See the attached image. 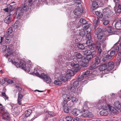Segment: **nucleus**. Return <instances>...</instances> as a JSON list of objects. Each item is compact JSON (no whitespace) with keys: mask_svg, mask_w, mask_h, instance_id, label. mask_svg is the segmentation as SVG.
Returning a JSON list of instances; mask_svg holds the SVG:
<instances>
[{"mask_svg":"<svg viewBox=\"0 0 121 121\" xmlns=\"http://www.w3.org/2000/svg\"><path fill=\"white\" fill-rule=\"evenodd\" d=\"M101 103V106L102 108L104 110H106L108 109H109V110L115 114H117L118 113V110L116 109L115 108L112 106H110L106 105L105 101L104 99L100 102Z\"/></svg>","mask_w":121,"mask_h":121,"instance_id":"obj_1","label":"nucleus"},{"mask_svg":"<svg viewBox=\"0 0 121 121\" xmlns=\"http://www.w3.org/2000/svg\"><path fill=\"white\" fill-rule=\"evenodd\" d=\"M96 32L97 33V37L99 40L100 41H104L105 40V36L101 32V29L99 27H98L96 29Z\"/></svg>","mask_w":121,"mask_h":121,"instance_id":"obj_2","label":"nucleus"},{"mask_svg":"<svg viewBox=\"0 0 121 121\" xmlns=\"http://www.w3.org/2000/svg\"><path fill=\"white\" fill-rule=\"evenodd\" d=\"M82 118L92 117H93V114L89 112L87 109H83L82 112V114L81 115Z\"/></svg>","mask_w":121,"mask_h":121,"instance_id":"obj_3","label":"nucleus"},{"mask_svg":"<svg viewBox=\"0 0 121 121\" xmlns=\"http://www.w3.org/2000/svg\"><path fill=\"white\" fill-rule=\"evenodd\" d=\"M62 97L64 100L62 102V105L63 107H66L67 102L70 100V97L66 94H64Z\"/></svg>","mask_w":121,"mask_h":121,"instance_id":"obj_4","label":"nucleus"},{"mask_svg":"<svg viewBox=\"0 0 121 121\" xmlns=\"http://www.w3.org/2000/svg\"><path fill=\"white\" fill-rule=\"evenodd\" d=\"M98 16V17L95 18L93 21V25L94 26V29H95L97 27H98V25L100 23V21L99 17L102 18L103 16L101 13Z\"/></svg>","mask_w":121,"mask_h":121,"instance_id":"obj_5","label":"nucleus"},{"mask_svg":"<svg viewBox=\"0 0 121 121\" xmlns=\"http://www.w3.org/2000/svg\"><path fill=\"white\" fill-rule=\"evenodd\" d=\"M86 30L83 29H79V30H77L76 31L75 30V32L74 30L73 31V32L74 33L75 35H80L82 37L84 36L86 34Z\"/></svg>","mask_w":121,"mask_h":121,"instance_id":"obj_6","label":"nucleus"},{"mask_svg":"<svg viewBox=\"0 0 121 121\" xmlns=\"http://www.w3.org/2000/svg\"><path fill=\"white\" fill-rule=\"evenodd\" d=\"M40 78H42L44 81L47 83H50L51 82V80L49 77L44 73L41 74Z\"/></svg>","mask_w":121,"mask_h":121,"instance_id":"obj_7","label":"nucleus"},{"mask_svg":"<svg viewBox=\"0 0 121 121\" xmlns=\"http://www.w3.org/2000/svg\"><path fill=\"white\" fill-rule=\"evenodd\" d=\"M105 64H107V69L108 71L112 69L114 67V63L112 61L108 62L105 63Z\"/></svg>","mask_w":121,"mask_h":121,"instance_id":"obj_8","label":"nucleus"},{"mask_svg":"<svg viewBox=\"0 0 121 121\" xmlns=\"http://www.w3.org/2000/svg\"><path fill=\"white\" fill-rule=\"evenodd\" d=\"M23 11L22 8L19 7L17 9L15 12V14L19 16H21L23 15Z\"/></svg>","mask_w":121,"mask_h":121,"instance_id":"obj_9","label":"nucleus"},{"mask_svg":"<svg viewBox=\"0 0 121 121\" xmlns=\"http://www.w3.org/2000/svg\"><path fill=\"white\" fill-rule=\"evenodd\" d=\"M2 117L6 121H9L10 118L9 114L7 112L3 113L2 114Z\"/></svg>","mask_w":121,"mask_h":121,"instance_id":"obj_10","label":"nucleus"},{"mask_svg":"<svg viewBox=\"0 0 121 121\" xmlns=\"http://www.w3.org/2000/svg\"><path fill=\"white\" fill-rule=\"evenodd\" d=\"M110 12V10L108 11L104 12L103 13L104 16L103 19H107L110 18L111 16Z\"/></svg>","mask_w":121,"mask_h":121,"instance_id":"obj_11","label":"nucleus"},{"mask_svg":"<svg viewBox=\"0 0 121 121\" xmlns=\"http://www.w3.org/2000/svg\"><path fill=\"white\" fill-rule=\"evenodd\" d=\"M107 30L108 33H112L116 32L117 30L113 29V27L110 25H108L107 29Z\"/></svg>","mask_w":121,"mask_h":121,"instance_id":"obj_12","label":"nucleus"},{"mask_svg":"<svg viewBox=\"0 0 121 121\" xmlns=\"http://www.w3.org/2000/svg\"><path fill=\"white\" fill-rule=\"evenodd\" d=\"M7 51L8 53L10 54H13V53L15 51L14 49H13V47L12 45H10L8 46Z\"/></svg>","mask_w":121,"mask_h":121,"instance_id":"obj_13","label":"nucleus"},{"mask_svg":"<svg viewBox=\"0 0 121 121\" xmlns=\"http://www.w3.org/2000/svg\"><path fill=\"white\" fill-rule=\"evenodd\" d=\"M85 29L86 30L87 33H90L91 30L92 29V27L91 24H89L88 25H86V26H85Z\"/></svg>","mask_w":121,"mask_h":121,"instance_id":"obj_14","label":"nucleus"},{"mask_svg":"<svg viewBox=\"0 0 121 121\" xmlns=\"http://www.w3.org/2000/svg\"><path fill=\"white\" fill-rule=\"evenodd\" d=\"M120 22H121V18L119 21L116 22L115 23V27L117 30H119L121 29V23Z\"/></svg>","mask_w":121,"mask_h":121,"instance_id":"obj_15","label":"nucleus"},{"mask_svg":"<svg viewBox=\"0 0 121 121\" xmlns=\"http://www.w3.org/2000/svg\"><path fill=\"white\" fill-rule=\"evenodd\" d=\"M81 111L77 109H75L71 112V113L74 116H77L81 112Z\"/></svg>","mask_w":121,"mask_h":121,"instance_id":"obj_16","label":"nucleus"},{"mask_svg":"<svg viewBox=\"0 0 121 121\" xmlns=\"http://www.w3.org/2000/svg\"><path fill=\"white\" fill-rule=\"evenodd\" d=\"M99 69L100 71H102L108 70L107 69V64L105 63L104 64L101 65L100 66Z\"/></svg>","mask_w":121,"mask_h":121,"instance_id":"obj_17","label":"nucleus"},{"mask_svg":"<svg viewBox=\"0 0 121 121\" xmlns=\"http://www.w3.org/2000/svg\"><path fill=\"white\" fill-rule=\"evenodd\" d=\"M74 14L77 15H79L81 14L82 12L79 7L76 8L75 10L73 11Z\"/></svg>","mask_w":121,"mask_h":121,"instance_id":"obj_18","label":"nucleus"},{"mask_svg":"<svg viewBox=\"0 0 121 121\" xmlns=\"http://www.w3.org/2000/svg\"><path fill=\"white\" fill-rule=\"evenodd\" d=\"M11 19L10 15H8L5 18L4 21L6 23L9 24L11 22Z\"/></svg>","mask_w":121,"mask_h":121,"instance_id":"obj_19","label":"nucleus"},{"mask_svg":"<svg viewBox=\"0 0 121 121\" xmlns=\"http://www.w3.org/2000/svg\"><path fill=\"white\" fill-rule=\"evenodd\" d=\"M114 105L115 107L118 109H120L121 107V104L118 101H115Z\"/></svg>","mask_w":121,"mask_h":121,"instance_id":"obj_20","label":"nucleus"},{"mask_svg":"<svg viewBox=\"0 0 121 121\" xmlns=\"http://www.w3.org/2000/svg\"><path fill=\"white\" fill-rule=\"evenodd\" d=\"M69 73H67L65 76V78H67V79L70 78L72 75V73H73V71L70 70H69L68 71Z\"/></svg>","mask_w":121,"mask_h":121,"instance_id":"obj_21","label":"nucleus"},{"mask_svg":"<svg viewBox=\"0 0 121 121\" xmlns=\"http://www.w3.org/2000/svg\"><path fill=\"white\" fill-rule=\"evenodd\" d=\"M119 44L116 43L114 45L113 49H114V51L115 52H118L119 49Z\"/></svg>","mask_w":121,"mask_h":121,"instance_id":"obj_22","label":"nucleus"},{"mask_svg":"<svg viewBox=\"0 0 121 121\" xmlns=\"http://www.w3.org/2000/svg\"><path fill=\"white\" fill-rule=\"evenodd\" d=\"M76 47H77L78 49L83 50L84 48V45L81 43H77L76 45Z\"/></svg>","mask_w":121,"mask_h":121,"instance_id":"obj_23","label":"nucleus"},{"mask_svg":"<svg viewBox=\"0 0 121 121\" xmlns=\"http://www.w3.org/2000/svg\"><path fill=\"white\" fill-rule=\"evenodd\" d=\"M30 7L27 4L25 3L24 4H22V9H23V10L24 11H27L30 8Z\"/></svg>","mask_w":121,"mask_h":121,"instance_id":"obj_24","label":"nucleus"},{"mask_svg":"<svg viewBox=\"0 0 121 121\" xmlns=\"http://www.w3.org/2000/svg\"><path fill=\"white\" fill-rule=\"evenodd\" d=\"M92 8L93 10L96 9L98 8V5L97 2H94L92 3Z\"/></svg>","mask_w":121,"mask_h":121,"instance_id":"obj_25","label":"nucleus"},{"mask_svg":"<svg viewBox=\"0 0 121 121\" xmlns=\"http://www.w3.org/2000/svg\"><path fill=\"white\" fill-rule=\"evenodd\" d=\"M100 58L98 56H96L95 58V61L94 62L96 65H98L100 62Z\"/></svg>","mask_w":121,"mask_h":121,"instance_id":"obj_26","label":"nucleus"},{"mask_svg":"<svg viewBox=\"0 0 121 121\" xmlns=\"http://www.w3.org/2000/svg\"><path fill=\"white\" fill-rule=\"evenodd\" d=\"M32 112V111L30 109H28L25 112V115L26 117H28L31 114Z\"/></svg>","mask_w":121,"mask_h":121,"instance_id":"obj_27","label":"nucleus"},{"mask_svg":"<svg viewBox=\"0 0 121 121\" xmlns=\"http://www.w3.org/2000/svg\"><path fill=\"white\" fill-rule=\"evenodd\" d=\"M69 65L72 66L74 67V68H78L79 67V65L78 63H74V62H70L69 63Z\"/></svg>","mask_w":121,"mask_h":121,"instance_id":"obj_28","label":"nucleus"},{"mask_svg":"<svg viewBox=\"0 0 121 121\" xmlns=\"http://www.w3.org/2000/svg\"><path fill=\"white\" fill-rule=\"evenodd\" d=\"M90 105V104L87 102H85L84 103V106L83 107V109L86 110V109H87L89 107V105Z\"/></svg>","mask_w":121,"mask_h":121,"instance_id":"obj_29","label":"nucleus"},{"mask_svg":"<svg viewBox=\"0 0 121 121\" xmlns=\"http://www.w3.org/2000/svg\"><path fill=\"white\" fill-rule=\"evenodd\" d=\"M99 113L101 115L104 116H106L108 114V112L105 110L101 111Z\"/></svg>","mask_w":121,"mask_h":121,"instance_id":"obj_30","label":"nucleus"},{"mask_svg":"<svg viewBox=\"0 0 121 121\" xmlns=\"http://www.w3.org/2000/svg\"><path fill=\"white\" fill-rule=\"evenodd\" d=\"M90 51L88 49H84L82 51L83 53L85 55H90Z\"/></svg>","mask_w":121,"mask_h":121,"instance_id":"obj_31","label":"nucleus"},{"mask_svg":"<svg viewBox=\"0 0 121 121\" xmlns=\"http://www.w3.org/2000/svg\"><path fill=\"white\" fill-rule=\"evenodd\" d=\"M32 0H26L25 3L30 7L33 4Z\"/></svg>","mask_w":121,"mask_h":121,"instance_id":"obj_32","label":"nucleus"},{"mask_svg":"<svg viewBox=\"0 0 121 121\" xmlns=\"http://www.w3.org/2000/svg\"><path fill=\"white\" fill-rule=\"evenodd\" d=\"M68 90H70L72 92H74L76 91V87L73 86H69L68 87Z\"/></svg>","mask_w":121,"mask_h":121,"instance_id":"obj_33","label":"nucleus"},{"mask_svg":"<svg viewBox=\"0 0 121 121\" xmlns=\"http://www.w3.org/2000/svg\"><path fill=\"white\" fill-rule=\"evenodd\" d=\"M112 57V56L108 54L105 57L103 58L102 60L103 62H105L106 61L105 58H106L107 59L109 60L111 59Z\"/></svg>","mask_w":121,"mask_h":121,"instance_id":"obj_34","label":"nucleus"},{"mask_svg":"<svg viewBox=\"0 0 121 121\" xmlns=\"http://www.w3.org/2000/svg\"><path fill=\"white\" fill-rule=\"evenodd\" d=\"M79 22L82 25L85 24H86L87 22V21L85 19L83 18L81 19L80 20Z\"/></svg>","mask_w":121,"mask_h":121,"instance_id":"obj_35","label":"nucleus"},{"mask_svg":"<svg viewBox=\"0 0 121 121\" xmlns=\"http://www.w3.org/2000/svg\"><path fill=\"white\" fill-rule=\"evenodd\" d=\"M78 59L81 58L82 57V55L80 53H77L74 55Z\"/></svg>","mask_w":121,"mask_h":121,"instance_id":"obj_36","label":"nucleus"},{"mask_svg":"<svg viewBox=\"0 0 121 121\" xmlns=\"http://www.w3.org/2000/svg\"><path fill=\"white\" fill-rule=\"evenodd\" d=\"M19 65L20 66L19 67H21L23 69H25L26 65L24 63L21 61H20L19 62Z\"/></svg>","mask_w":121,"mask_h":121,"instance_id":"obj_37","label":"nucleus"},{"mask_svg":"<svg viewBox=\"0 0 121 121\" xmlns=\"http://www.w3.org/2000/svg\"><path fill=\"white\" fill-rule=\"evenodd\" d=\"M0 112L2 114L6 112L4 107L2 106L0 107Z\"/></svg>","mask_w":121,"mask_h":121,"instance_id":"obj_38","label":"nucleus"},{"mask_svg":"<svg viewBox=\"0 0 121 121\" xmlns=\"http://www.w3.org/2000/svg\"><path fill=\"white\" fill-rule=\"evenodd\" d=\"M54 83L56 85H60L62 83V82L59 80H55L54 81Z\"/></svg>","mask_w":121,"mask_h":121,"instance_id":"obj_39","label":"nucleus"},{"mask_svg":"<svg viewBox=\"0 0 121 121\" xmlns=\"http://www.w3.org/2000/svg\"><path fill=\"white\" fill-rule=\"evenodd\" d=\"M101 42H103L104 41H99V39H98V40H97L96 43V48H101V46H100V43L99 42V41Z\"/></svg>","mask_w":121,"mask_h":121,"instance_id":"obj_40","label":"nucleus"},{"mask_svg":"<svg viewBox=\"0 0 121 121\" xmlns=\"http://www.w3.org/2000/svg\"><path fill=\"white\" fill-rule=\"evenodd\" d=\"M30 65H28L26 67H25V69H23L27 72H29L30 70Z\"/></svg>","mask_w":121,"mask_h":121,"instance_id":"obj_41","label":"nucleus"},{"mask_svg":"<svg viewBox=\"0 0 121 121\" xmlns=\"http://www.w3.org/2000/svg\"><path fill=\"white\" fill-rule=\"evenodd\" d=\"M8 7L9 8V11H13L15 8V6L14 5L11 6L10 5H8Z\"/></svg>","mask_w":121,"mask_h":121,"instance_id":"obj_42","label":"nucleus"},{"mask_svg":"<svg viewBox=\"0 0 121 121\" xmlns=\"http://www.w3.org/2000/svg\"><path fill=\"white\" fill-rule=\"evenodd\" d=\"M102 20L104 21L103 23V24L104 25L106 26L109 23V21L106 19H102Z\"/></svg>","mask_w":121,"mask_h":121,"instance_id":"obj_43","label":"nucleus"},{"mask_svg":"<svg viewBox=\"0 0 121 121\" xmlns=\"http://www.w3.org/2000/svg\"><path fill=\"white\" fill-rule=\"evenodd\" d=\"M88 46L90 50V51H92L95 50L94 45L92 44Z\"/></svg>","mask_w":121,"mask_h":121,"instance_id":"obj_44","label":"nucleus"},{"mask_svg":"<svg viewBox=\"0 0 121 121\" xmlns=\"http://www.w3.org/2000/svg\"><path fill=\"white\" fill-rule=\"evenodd\" d=\"M48 114L50 116L52 117L56 115V113L53 112L48 111Z\"/></svg>","mask_w":121,"mask_h":121,"instance_id":"obj_45","label":"nucleus"},{"mask_svg":"<svg viewBox=\"0 0 121 121\" xmlns=\"http://www.w3.org/2000/svg\"><path fill=\"white\" fill-rule=\"evenodd\" d=\"M96 65H97L94 63V62H93L91 64L89 69L91 70L92 69L94 68Z\"/></svg>","mask_w":121,"mask_h":121,"instance_id":"obj_46","label":"nucleus"},{"mask_svg":"<svg viewBox=\"0 0 121 121\" xmlns=\"http://www.w3.org/2000/svg\"><path fill=\"white\" fill-rule=\"evenodd\" d=\"M19 22L18 21H16L14 24L13 27L15 28H17L19 26Z\"/></svg>","mask_w":121,"mask_h":121,"instance_id":"obj_47","label":"nucleus"},{"mask_svg":"<svg viewBox=\"0 0 121 121\" xmlns=\"http://www.w3.org/2000/svg\"><path fill=\"white\" fill-rule=\"evenodd\" d=\"M84 76L83 75L79 76L78 77V80L79 81L82 80L84 78Z\"/></svg>","mask_w":121,"mask_h":121,"instance_id":"obj_48","label":"nucleus"},{"mask_svg":"<svg viewBox=\"0 0 121 121\" xmlns=\"http://www.w3.org/2000/svg\"><path fill=\"white\" fill-rule=\"evenodd\" d=\"M13 32V29L11 27L9 29H8L7 30V33L9 35L11 34Z\"/></svg>","mask_w":121,"mask_h":121,"instance_id":"obj_49","label":"nucleus"},{"mask_svg":"<svg viewBox=\"0 0 121 121\" xmlns=\"http://www.w3.org/2000/svg\"><path fill=\"white\" fill-rule=\"evenodd\" d=\"M63 110L64 112L66 113H68L69 112V109L67 107H64Z\"/></svg>","mask_w":121,"mask_h":121,"instance_id":"obj_50","label":"nucleus"},{"mask_svg":"<svg viewBox=\"0 0 121 121\" xmlns=\"http://www.w3.org/2000/svg\"><path fill=\"white\" fill-rule=\"evenodd\" d=\"M24 96V95L22 94L21 93H18L17 99H22Z\"/></svg>","mask_w":121,"mask_h":121,"instance_id":"obj_51","label":"nucleus"},{"mask_svg":"<svg viewBox=\"0 0 121 121\" xmlns=\"http://www.w3.org/2000/svg\"><path fill=\"white\" fill-rule=\"evenodd\" d=\"M66 119L67 121H71L72 118L70 116H67L66 117Z\"/></svg>","mask_w":121,"mask_h":121,"instance_id":"obj_52","label":"nucleus"},{"mask_svg":"<svg viewBox=\"0 0 121 121\" xmlns=\"http://www.w3.org/2000/svg\"><path fill=\"white\" fill-rule=\"evenodd\" d=\"M79 85V82L78 81H75L73 83V86L75 87L78 86Z\"/></svg>","mask_w":121,"mask_h":121,"instance_id":"obj_53","label":"nucleus"},{"mask_svg":"<svg viewBox=\"0 0 121 121\" xmlns=\"http://www.w3.org/2000/svg\"><path fill=\"white\" fill-rule=\"evenodd\" d=\"M96 53V52L95 50L93 51H90V55H91V56H92V57H93L94 55H95Z\"/></svg>","mask_w":121,"mask_h":121,"instance_id":"obj_54","label":"nucleus"},{"mask_svg":"<svg viewBox=\"0 0 121 121\" xmlns=\"http://www.w3.org/2000/svg\"><path fill=\"white\" fill-rule=\"evenodd\" d=\"M15 87L18 89V93H21V91L22 90V88L21 87L17 85L15 86Z\"/></svg>","mask_w":121,"mask_h":121,"instance_id":"obj_55","label":"nucleus"},{"mask_svg":"<svg viewBox=\"0 0 121 121\" xmlns=\"http://www.w3.org/2000/svg\"><path fill=\"white\" fill-rule=\"evenodd\" d=\"M90 71H86L82 73V74L84 76L88 75L90 73Z\"/></svg>","mask_w":121,"mask_h":121,"instance_id":"obj_56","label":"nucleus"},{"mask_svg":"<svg viewBox=\"0 0 121 121\" xmlns=\"http://www.w3.org/2000/svg\"><path fill=\"white\" fill-rule=\"evenodd\" d=\"M90 39H88V40H87L86 43V44L87 46H90L92 44V43L90 41Z\"/></svg>","mask_w":121,"mask_h":121,"instance_id":"obj_57","label":"nucleus"},{"mask_svg":"<svg viewBox=\"0 0 121 121\" xmlns=\"http://www.w3.org/2000/svg\"><path fill=\"white\" fill-rule=\"evenodd\" d=\"M6 81L7 82V83L9 84H12L14 83L13 81H12L10 79H8V80H6Z\"/></svg>","mask_w":121,"mask_h":121,"instance_id":"obj_58","label":"nucleus"},{"mask_svg":"<svg viewBox=\"0 0 121 121\" xmlns=\"http://www.w3.org/2000/svg\"><path fill=\"white\" fill-rule=\"evenodd\" d=\"M82 90V88L81 86H80L78 89L77 91V92L79 93H81V91Z\"/></svg>","mask_w":121,"mask_h":121,"instance_id":"obj_59","label":"nucleus"},{"mask_svg":"<svg viewBox=\"0 0 121 121\" xmlns=\"http://www.w3.org/2000/svg\"><path fill=\"white\" fill-rule=\"evenodd\" d=\"M93 57L92 56H91V55H87L86 58L89 61Z\"/></svg>","mask_w":121,"mask_h":121,"instance_id":"obj_60","label":"nucleus"},{"mask_svg":"<svg viewBox=\"0 0 121 121\" xmlns=\"http://www.w3.org/2000/svg\"><path fill=\"white\" fill-rule=\"evenodd\" d=\"M97 49L98 50V52L99 53V54L100 55H101V53L102 52V49L101 48H97Z\"/></svg>","mask_w":121,"mask_h":121,"instance_id":"obj_61","label":"nucleus"},{"mask_svg":"<svg viewBox=\"0 0 121 121\" xmlns=\"http://www.w3.org/2000/svg\"><path fill=\"white\" fill-rule=\"evenodd\" d=\"M82 61L84 63H88L89 61L86 58H84L82 60Z\"/></svg>","mask_w":121,"mask_h":121,"instance_id":"obj_62","label":"nucleus"},{"mask_svg":"<svg viewBox=\"0 0 121 121\" xmlns=\"http://www.w3.org/2000/svg\"><path fill=\"white\" fill-rule=\"evenodd\" d=\"M86 35V38H87L88 39H91V37L90 35V33H87Z\"/></svg>","mask_w":121,"mask_h":121,"instance_id":"obj_63","label":"nucleus"},{"mask_svg":"<svg viewBox=\"0 0 121 121\" xmlns=\"http://www.w3.org/2000/svg\"><path fill=\"white\" fill-rule=\"evenodd\" d=\"M22 99H17V103L19 105H21L22 104Z\"/></svg>","mask_w":121,"mask_h":121,"instance_id":"obj_64","label":"nucleus"}]
</instances>
